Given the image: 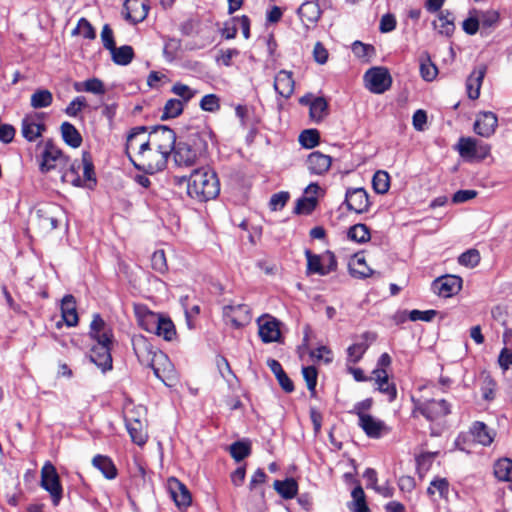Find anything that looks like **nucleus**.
<instances>
[{
    "label": "nucleus",
    "mask_w": 512,
    "mask_h": 512,
    "mask_svg": "<svg viewBox=\"0 0 512 512\" xmlns=\"http://www.w3.org/2000/svg\"><path fill=\"white\" fill-rule=\"evenodd\" d=\"M90 337L96 342L90 350V360L103 372L112 369L111 346L113 344V331L111 327L95 314L90 324Z\"/></svg>",
    "instance_id": "obj_1"
},
{
    "label": "nucleus",
    "mask_w": 512,
    "mask_h": 512,
    "mask_svg": "<svg viewBox=\"0 0 512 512\" xmlns=\"http://www.w3.org/2000/svg\"><path fill=\"white\" fill-rule=\"evenodd\" d=\"M175 183H187L188 195L200 202L214 199L220 192L216 173L208 167L194 169L189 177L175 176Z\"/></svg>",
    "instance_id": "obj_2"
},
{
    "label": "nucleus",
    "mask_w": 512,
    "mask_h": 512,
    "mask_svg": "<svg viewBox=\"0 0 512 512\" xmlns=\"http://www.w3.org/2000/svg\"><path fill=\"white\" fill-rule=\"evenodd\" d=\"M168 158L163 152L148 146L137 159L131 158V162L138 170L154 174L166 167Z\"/></svg>",
    "instance_id": "obj_3"
},
{
    "label": "nucleus",
    "mask_w": 512,
    "mask_h": 512,
    "mask_svg": "<svg viewBox=\"0 0 512 512\" xmlns=\"http://www.w3.org/2000/svg\"><path fill=\"white\" fill-rule=\"evenodd\" d=\"M198 137L190 139V142H179L174 148V161L179 167H190L197 163L204 148V144L197 143Z\"/></svg>",
    "instance_id": "obj_4"
},
{
    "label": "nucleus",
    "mask_w": 512,
    "mask_h": 512,
    "mask_svg": "<svg viewBox=\"0 0 512 512\" xmlns=\"http://www.w3.org/2000/svg\"><path fill=\"white\" fill-rule=\"evenodd\" d=\"M457 150L466 161H482L490 154L491 146L476 138L461 137Z\"/></svg>",
    "instance_id": "obj_5"
},
{
    "label": "nucleus",
    "mask_w": 512,
    "mask_h": 512,
    "mask_svg": "<svg viewBox=\"0 0 512 512\" xmlns=\"http://www.w3.org/2000/svg\"><path fill=\"white\" fill-rule=\"evenodd\" d=\"M149 146L152 149H156L163 152L167 157L170 156L171 152L176 146V134L167 126H155L148 133Z\"/></svg>",
    "instance_id": "obj_6"
},
{
    "label": "nucleus",
    "mask_w": 512,
    "mask_h": 512,
    "mask_svg": "<svg viewBox=\"0 0 512 512\" xmlns=\"http://www.w3.org/2000/svg\"><path fill=\"white\" fill-rule=\"evenodd\" d=\"M154 375L160 379L166 386H174L178 381L177 372L168 356L162 351L156 352L153 363L149 365Z\"/></svg>",
    "instance_id": "obj_7"
},
{
    "label": "nucleus",
    "mask_w": 512,
    "mask_h": 512,
    "mask_svg": "<svg viewBox=\"0 0 512 512\" xmlns=\"http://www.w3.org/2000/svg\"><path fill=\"white\" fill-rule=\"evenodd\" d=\"M41 486L49 492L53 504L57 506L62 499L63 489L56 468L50 462H46L41 469Z\"/></svg>",
    "instance_id": "obj_8"
},
{
    "label": "nucleus",
    "mask_w": 512,
    "mask_h": 512,
    "mask_svg": "<svg viewBox=\"0 0 512 512\" xmlns=\"http://www.w3.org/2000/svg\"><path fill=\"white\" fill-rule=\"evenodd\" d=\"M68 166V158L55 146L52 141H47L41 154L40 170L47 173L54 169L63 170Z\"/></svg>",
    "instance_id": "obj_9"
},
{
    "label": "nucleus",
    "mask_w": 512,
    "mask_h": 512,
    "mask_svg": "<svg viewBox=\"0 0 512 512\" xmlns=\"http://www.w3.org/2000/svg\"><path fill=\"white\" fill-rule=\"evenodd\" d=\"M366 87L375 94H382L387 91L392 84V78L387 68L373 67L364 75Z\"/></svg>",
    "instance_id": "obj_10"
},
{
    "label": "nucleus",
    "mask_w": 512,
    "mask_h": 512,
    "mask_svg": "<svg viewBox=\"0 0 512 512\" xmlns=\"http://www.w3.org/2000/svg\"><path fill=\"white\" fill-rule=\"evenodd\" d=\"M419 412L427 420L434 421L450 413V405L444 400L414 401V413Z\"/></svg>",
    "instance_id": "obj_11"
},
{
    "label": "nucleus",
    "mask_w": 512,
    "mask_h": 512,
    "mask_svg": "<svg viewBox=\"0 0 512 512\" xmlns=\"http://www.w3.org/2000/svg\"><path fill=\"white\" fill-rule=\"evenodd\" d=\"M148 146L149 137L147 133V127L138 126L132 128L127 136L126 142V153L129 159H137L140 153H142Z\"/></svg>",
    "instance_id": "obj_12"
},
{
    "label": "nucleus",
    "mask_w": 512,
    "mask_h": 512,
    "mask_svg": "<svg viewBox=\"0 0 512 512\" xmlns=\"http://www.w3.org/2000/svg\"><path fill=\"white\" fill-rule=\"evenodd\" d=\"M258 334L262 342H279L281 339V322L269 314H263L257 319Z\"/></svg>",
    "instance_id": "obj_13"
},
{
    "label": "nucleus",
    "mask_w": 512,
    "mask_h": 512,
    "mask_svg": "<svg viewBox=\"0 0 512 512\" xmlns=\"http://www.w3.org/2000/svg\"><path fill=\"white\" fill-rule=\"evenodd\" d=\"M62 209L55 204H45L37 208L35 217L39 228L44 232H50L58 227L59 216Z\"/></svg>",
    "instance_id": "obj_14"
},
{
    "label": "nucleus",
    "mask_w": 512,
    "mask_h": 512,
    "mask_svg": "<svg viewBox=\"0 0 512 512\" xmlns=\"http://www.w3.org/2000/svg\"><path fill=\"white\" fill-rule=\"evenodd\" d=\"M462 288V279L455 275H446L437 278L432 283L434 293L443 298L457 294Z\"/></svg>",
    "instance_id": "obj_15"
},
{
    "label": "nucleus",
    "mask_w": 512,
    "mask_h": 512,
    "mask_svg": "<svg viewBox=\"0 0 512 512\" xmlns=\"http://www.w3.org/2000/svg\"><path fill=\"white\" fill-rule=\"evenodd\" d=\"M223 316L225 321L235 328H240L251 320L250 309L245 304L224 306Z\"/></svg>",
    "instance_id": "obj_16"
},
{
    "label": "nucleus",
    "mask_w": 512,
    "mask_h": 512,
    "mask_svg": "<svg viewBox=\"0 0 512 512\" xmlns=\"http://www.w3.org/2000/svg\"><path fill=\"white\" fill-rule=\"evenodd\" d=\"M132 345L139 362L147 367L153 363L156 352H160L159 349L154 347L148 339L143 336L133 337Z\"/></svg>",
    "instance_id": "obj_17"
},
{
    "label": "nucleus",
    "mask_w": 512,
    "mask_h": 512,
    "mask_svg": "<svg viewBox=\"0 0 512 512\" xmlns=\"http://www.w3.org/2000/svg\"><path fill=\"white\" fill-rule=\"evenodd\" d=\"M45 129V124L38 113L26 115L22 120V136L30 142L39 138Z\"/></svg>",
    "instance_id": "obj_18"
},
{
    "label": "nucleus",
    "mask_w": 512,
    "mask_h": 512,
    "mask_svg": "<svg viewBox=\"0 0 512 512\" xmlns=\"http://www.w3.org/2000/svg\"><path fill=\"white\" fill-rule=\"evenodd\" d=\"M168 490L179 509H186L190 506L192 501L191 494L187 487L178 479L174 477L168 479Z\"/></svg>",
    "instance_id": "obj_19"
},
{
    "label": "nucleus",
    "mask_w": 512,
    "mask_h": 512,
    "mask_svg": "<svg viewBox=\"0 0 512 512\" xmlns=\"http://www.w3.org/2000/svg\"><path fill=\"white\" fill-rule=\"evenodd\" d=\"M498 126L496 114L490 111L481 112L477 115L474 123V131L485 138L491 137Z\"/></svg>",
    "instance_id": "obj_20"
},
{
    "label": "nucleus",
    "mask_w": 512,
    "mask_h": 512,
    "mask_svg": "<svg viewBox=\"0 0 512 512\" xmlns=\"http://www.w3.org/2000/svg\"><path fill=\"white\" fill-rule=\"evenodd\" d=\"M358 425L369 438H380L390 432L389 427L381 420L372 415H361Z\"/></svg>",
    "instance_id": "obj_21"
},
{
    "label": "nucleus",
    "mask_w": 512,
    "mask_h": 512,
    "mask_svg": "<svg viewBox=\"0 0 512 512\" xmlns=\"http://www.w3.org/2000/svg\"><path fill=\"white\" fill-rule=\"evenodd\" d=\"M345 202L348 209L356 213H364L369 208L368 194L363 188L348 189Z\"/></svg>",
    "instance_id": "obj_22"
},
{
    "label": "nucleus",
    "mask_w": 512,
    "mask_h": 512,
    "mask_svg": "<svg viewBox=\"0 0 512 512\" xmlns=\"http://www.w3.org/2000/svg\"><path fill=\"white\" fill-rule=\"evenodd\" d=\"M127 431L133 443L142 446L147 442L148 434L144 421L134 415L125 417Z\"/></svg>",
    "instance_id": "obj_23"
},
{
    "label": "nucleus",
    "mask_w": 512,
    "mask_h": 512,
    "mask_svg": "<svg viewBox=\"0 0 512 512\" xmlns=\"http://www.w3.org/2000/svg\"><path fill=\"white\" fill-rule=\"evenodd\" d=\"M148 10L146 0H126L124 3L125 18L133 24L142 22L147 17Z\"/></svg>",
    "instance_id": "obj_24"
},
{
    "label": "nucleus",
    "mask_w": 512,
    "mask_h": 512,
    "mask_svg": "<svg viewBox=\"0 0 512 512\" xmlns=\"http://www.w3.org/2000/svg\"><path fill=\"white\" fill-rule=\"evenodd\" d=\"M371 380H373L377 385V390L385 394L390 402L396 399V386L394 383L389 381L388 373L386 370L374 369L372 371Z\"/></svg>",
    "instance_id": "obj_25"
},
{
    "label": "nucleus",
    "mask_w": 512,
    "mask_h": 512,
    "mask_svg": "<svg viewBox=\"0 0 512 512\" xmlns=\"http://www.w3.org/2000/svg\"><path fill=\"white\" fill-rule=\"evenodd\" d=\"M304 26L309 29L314 26L320 19L322 11L316 1H306L297 10Z\"/></svg>",
    "instance_id": "obj_26"
},
{
    "label": "nucleus",
    "mask_w": 512,
    "mask_h": 512,
    "mask_svg": "<svg viewBox=\"0 0 512 512\" xmlns=\"http://www.w3.org/2000/svg\"><path fill=\"white\" fill-rule=\"evenodd\" d=\"M332 163V158L319 151L312 152L307 158V168L312 174H325Z\"/></svg>",
    "instance_id": "obj_27"
},
{
    "label": "nucleus",
    "mask_w": 512,
    "mask_h": 512,
    "mask_svg": "<svg viewBox=\"0 0 512 512\" xmlns=\"http://www.w3.org/2000/svg\"><path fill=\"white\" fill-rule=\"evenodd\" d=\"M294 79L292 72L281 70L274 79L275 91L284 98H289L294 92Z\"/></svg>",
    "instance_id": "obj_28"
},
{
    "label": "nucleus",
    "mask_w": 512,
    "mask_h": 512,
    "mask_svg": "<svg viewBox=\"0 0 512 512\" xmlns=\"http://www.w3.org/2000/svg\"><path fill=\"white\" fill-rule=\"evenodd\" d=\"M486 73V66L481 65L474 69L466 81L468 97L472 100L478 99L480 89Z\"/></svg>",
    "instance_id": "obj_29"
},
{
    "label": "nucleus",
    "mask_w": 512,
    "mask_h": 512,
    "mask_svg": "<svg viewBox=\"0 0 512 512\" xmlns=\"http://www.w3.org/2000/svg\"><path fill=\"white\" fill-rule=\"evenodd\" d=\"M361 339H362L361 341L354 343L353 345L348 347V349H347V354H348L347 361L348 362L356 364L358 361H360V359L362 358L364 353L369 348V340L370 341L375 340V335L370 332H365L361 336Z\"/></svg>",
    "instance_id": "obj_30"
},
{
    "label": "nucleus",
    "mask_w": 512,
    "mask_h": 512,
    "mask_svg": "<svg viewBox=\"0 0 512 512\" xmlns=\"http://www.w3.org/2000/svg\"><path fill=\"white\" fill-rule=\"evenodd\" d=\"M350 274L358 279H364L373 275L374 271L368 267L363 254L356 253L348 264Z\"/></svg>",
    "instance_id": "obj_31"
},
{
    "label": "nucleus",
    "mask_w": 512,
    "mask_h": 512,
    "mask_svg": "<svg viewBox=\"0 0 512 512\" xmlns=\"http://www.w3.org/2000/svg\"><path fill=\"white\" fill-rule=\"evenodd\" d=\"M62 318L67 326H76L78 323V314L76 302L72 295H66L61 303Z\"/></svg>",
    "instance_id": "obj_32"
},
{
    "label": "nucleus",
    "mask_w": 512,
    "mask_h": 512,
    "mask_svg": "<svg viewBox=\"0 0 512 512\" xmlns=\"http://www.w3.org/2000/svg\"><path fill=\"white\" fill-rule=\"evenodd\" d=\"M433 27L440 35L452 36L455 30L453 14L447 10L440 12L438 19L433 22Z\"/></svg>",
    "instance_id": "obj_33"
},
{
    "label": "nucleus",
    "mask_w": 512,
    "mask_h": 512,
    "mask_svg": "<svg viewBox=\"0 0 512 512\" xmlns=\"http://www.w3.org/2000/svg\"><path fill=\"white\" fill-rule=\"evenodd\" d=\"M470 432L474 440L483 446H489L494 440V432L483 422H474Z\"/></svg>",
    "instance_id": "obj_34"
},
{
    "label": "nucleus",
    "mask_w": 512,
    "mask_h": 512,
    "mask_svg": "<svg viewBox=\"0 0 512 512\" xmlns=\"http://www.w3.org/2000/svg\"><path fill=\"white\" fill-rule=\"evenodd\" d=\"M300 102L310 105V117L315 122L322 121L327 115L328 103L323 97H317L311 102H309L306 97H303Z\"/></svg>",
    "instance_id": "obj_35"
},
{
    "label": "nucleus",
    "mask_w": 512,
    "mask_h": 512,
    "mask_svg": "<svg viewBox=\"0 0 512 512\" xmlns=\"http://www.w3.org/2000/svg\"><path fill=\"white\" fill-rule=\"evenodd\" d=\"M92 464L95 468L101 471L105 478L112 480L117 476V469L113 463V461L104 455H96Z\"/></svg>",
    "instance_id": "obj_36"
},
{
    "label": "nucleus",
    "mask_w": 512,
    "mask_h": 512,
    "mask_svg": "<svg viewBox=\"0 0 512 512\" xmlns=\"http://www.w3.org/2000/svg\"><path fill=\"white\" fill-rule=\"evenodd\" d=\"M111 58L113 62L120 66H126L130 64L134 58V50L129 45H123L120 47L114 46L110 50Z\"/></svg>",
    "instance_id": "obj_37"
},
{
    "label": "nucleus",
    "mask_w": 512,
    "mask_h": 512,
    "mask_svg": "<svg viewBox=\"0 0 512 512\" xmlns=\"http://www.w3.org/2000/svg\"><path fill=\"white\" fill-rule=\"evenodd\" d=\"M62 138L69 146L78 148L82 143V137L78 130L69 122H64L61 125Z\"/></svg>",
    "instance_id": "obj_38"
},
{
    "label": "nucleus",
    "mask_w": 512,
    "mask_h": 512,
    "mask_svg": "<svg viewBox=\"0 0 512 512\" xmlns=\"http://www.w3.org/2000/svg\"><path fill=\"white\" fill-rule=\"evenodd\" d=\"M53 102V95L47 89H37L30 98V105L34 109L49 107Z\"/></svg>",
    "instance_id": "obj_39"
},
{
    "label": "nucleus",
    "mask_w": 512,
    "mask_h": 512,
    "mask_svg": "<svg viewBox=\"0 0 512 512\" xmlns=\"http://www.w3.org/2000/svg\"><path fill=\"white\" fill-rule=\"evenodd\" d=\"M274 488L285 499H292L298 491L297 482L292 478L284 481L276 480L274 482Z\"/></svg>",
    "instance_id": "obj_40"
},
{
    "label": "nucleus",
    "mask_w": 512,
    "mask_h": 512,
    "mask_svg": "<svg viewBox=\"0 0 512 512\" xmlns=\"http://www.w3.org/2000/svg\"><path fill=\"white\" fill-rule=\"evenodd\" d=\"M494 474L501 481H512V460L503 458L494 464Z\"/></svg>",
    "instance_id": "obj_41"
},
{
    "label": "nucleus",
    "mask_w": 512,
    "mask_h": 512,
    "mask_svg": "<svg viewBox=\"0 0 512 512\" xmlns=\"http://www.w3.org/2000/svg\"><path fill=\"white\" fill-rule=\"evenodd\" d=\"M305 256L307 259V275L318 274L320 276H325L321 255L313 254L310 250H306Z\"/></svg>",
    "instance_id": "obj_42"
},
{
    "label": "nucleus",
    "mask_w": 512,
    "mask_h": 512,
    "mask_svg": "<svg viewBox=\"0 0 512 512\" xmlns=\"http://www.w3.org/2000/svg\"><path fill=\"white\" fill-rule=\"evenodd\" d=\"M372 186L377 194H385L390 188V176L386 171L378 170L372 178Z\"/></svg>",
    "instance_id": "obj_43"
},
{
    "label": "nucleus",
    "mask_w": 512,
    "mask_h": 512,
    "mask_svg": "<svg viewBox=\"0 0 512 512\" xmlns=\"http://www.w3.org/2000/svg\"><path fill=\"white\" fill-rule=\"evenodd\" d=\"M157 336L162 337L166 341H171L176 336L175 325L169 318H165L161 316L160 321L158 322V327L155 332Z\"/></svg>",
    "instance_id": "obj_44"
},
{
    "label": "nucleus",
    "mask_w": 512,
    "mask_h": 512,
    "mask_svg": "<svg viewBox=\"0 0 512 512\" xmlns=\"http://www.w3.org/2000/svg\"><path fill=\"white\" fill-rule=\"evenodd\" d=\"M161 316L151 311H146L139 317L140 326L147 332L154 333L157 330Z\"/></svg>",
    "instance_id": "obj_45"
},
{
    "label": "nucleus",
    "mask_w": 512,
    "mask_h": 512,
    "mask_svg": "<svg viewBox=\"0 0 512 512\" xmlns=\"http://www.w3.org/2000/svg\"><path fill=\"white\" fill-rule=\"evenodd\" d=\"M438 69L431 61L430 57L426 55L421 57L420 60V74L425 81H432L437 76Z\"/></svg>",
    "instance_id": "obj_46"
},
{
    "label": "nucleus",
    "mask_w": 512,
    "mask_h": 512,
    "mask_svg": "<svg viewBox=\"0 0 512 512\" xmlns=\"http://www.w3.org/2000/svg\"><path fill=\"white\" fill-rule=\"evenodd\" d=\"M427 493L429 496L433 497L436 493L439 494L441 498H447L449 493V483L445 478H436L431 481Z\"/></svg>",
    "instance_id": "obj_47"
},
{
    "label": "nucleus",
    "mask_w": 512,
    "mask_h": 512,
    "mask_svg": "<svg viewBox=\"0 0 512 512\" xmlns=\"http://www.w3.org/2000/svg\"><path fill=\"white\" fill-rule=\"evenodd\" d=\"M348 237L358 243H365L370 239V231L365 224H356L348 231Z\"/></svg>",
    "instance_id": "obj_48"
},
{
    "label": "nucleus",
    "mask_w": 512,
    "mask_h": 512,
    "mask_svg": "<svg viewBox=\"0 0 512 512\" xmlns=\"http://www.w3.org/2000/svg\"><path fill=\"white\" fill-rule=\"evenodd\" d=\"M230 454L237 461H242L251 453L250 444L243 441H237L230 445Z\"/></svg>",
    "instance_id": "obj_49"
},
{
    "label": "nucleus",
    "mask_w": 512,
    "mask_h": 512,
    "mask_svg": "<svg viewBox=\"0 0 512 512\" xmlns=\"http://www.w3.org/2000/svg\"><path fill=\"white\" fill-rule=\"evenodd\" d=\"M72 35H81L86 39L93 40L96 37V32L91 23L86 18L82 17L72 31Z\"/></svg>",
    "instance_id": "obj_50"
},
{
    "label": "nucleus",
    "mask_w": 512,
    "mask_h": 512,
    "mask_svg": "<svg viewBox=\"0 0 512 512\" xmlns=\"http://www.w3.org/2000/svg\"><path fill=\"white\" fill-rule=\"evenodd\" d=\"M184 103L180 99H169L164 106L163 119L175 118L183 112Z\"/></svg>",
    "instance_id": "obj_51"
},
{
    "label": "nucleus",
    "mask_w": 512,
    "mask_h": 512,
    "mask_svg": "<svg viewBox=\"0 0 512 512\" xmlns=\"http://www.w3.org/2000/svg\"><path fill=\"white\" fill-rule=\"evenodd\" d=\"M438 452H424L416 458L417 469L420 476H423L432 466Z\"/></svg>",
    "instance_id": "obj_52"
},
{
    "label": "nucleus",
    "mask_w": 512,
    "mask_h": 512,
    "mask_svg": "<svg viewBox=\"0 0 512 512\" xmlns=\"http://www.w3.org/2000/svg\"><path fill=\"white\" fill-rule=\"evenodd\" d=\"M319 132L315 129H308L301 132L299 135L300 144L308 149L314 148L319 143Z\"/></svg>",
    "instance_id": "obj_53"
},
{
    "label": "nucleus",
    "mask_w": 512,
    "mask_h": 512,
    "mask_svg": "<svg viewBox=\"0 0 512 512\" xmlns=\"http://www.w3.org/2000/svg\"><path fill=\"white\" fill-rule=\"evenodd\" d=\"M458 262L462 266L474 268L480 262V253L476 249H469L458 257Z\"/></svg>",
    "instance_id": "obj_54"
},
{
    "label": "nucleus",
    "mask_w": 512,
    "mask_h": 512,
    "mask_svg": "<svg viewBox=\"0 0 512 512\" xmlns=\"http://www.w3.org/2000/svg\"><path fill=\"white\" fill-rule=\"evenodd\" d=\"M171 92L181 98L180 100L183 103L189 102L196 94L195 90L180 82H177L172 86Z\"/></svg>",
    "instance_id": "obj_55"
},
{
    "label": "nucleus",
    "mask_w": 512,
    "mask_h": 512,
    "mask_svg": "<svg viewBox=\"0 0 512 512\" xmlns=\"http://www.w3.org/2000/svg\"><path fill=\"white\" fill-rule=\"evenodd\" d=\"M152 268L161 274H164L168 270L166 256L163 250H156L151 256Z\"/></svg>",
    "instance_id": "obj_56"
},
{
    "label": "nucleus",
    "mask_w": 512,
    "mask_h": 512,
    "mask_svg": "<svg viewBox=\"0 0 512 512\" xmlns=\"http://www.w3.org/2000/svg\"><path fill=\"white\" fill-rule=\"evenodd\" d=\"M316 203V198L313 196L303 197L297 201L294 212L296 214H309L314 210Z\"/></svg>",
    "instance_id": "obj_57"
},
{
    "label": "nucleus",
    "mask_w": 512,
    "mask_h": 512,
    "mask_svg": "<svg viewBox=\"0 0 512 512\" xmlns=\"http://www.w3.org/2000/svg\"><path fill=\"white\" fill-rule=\"evenodd\" d=\"M302 374H303V377H304V379L306 381L308 390L312 394H314L315 393V388H316V385H317V376H318L316 368L313 367V366L303 367Z\"/></svg>",
    "instance_id": "obj_58"
},
{
    "label": "nucleus",
    "mask_w": 512,
    "mask_h": 512,
    "mask_svg": "<svg viewBox=\"0 0 512 512\" xmlns=\"http://www.w3.org/2000/svg\"><path fill=\"white\" fill-rule=\"evenodd\" d=\"M87 106L85 97L79 96L73 99L65 109V113L70 117H76L78 113Z\"/></svg>",
    "instance_id": "obj_59"
},
{
    "label": "nucleus",
    "mask_w": 512,
    "mask_h": 512,
    "mask_svg": "<svg viewBox=\"0 0 512 512\" xmlns=\"http://www.w3.org/2000/svg\"><path fill=\"white\" fill-rule=\"evenodd\" d=\"M200 107L204 111L215 112L219 110V98L215 94L205 95L200 101Z\"/></svg>",
    "instance_id": "obj_60"
},
{
    "label": "nucleus",
    "mask_w": 512,
    "mask_h": 512,
    "mask_svg": "<svg viewBox=\"0 0 512 512\" xmlns=\"http://www.w3.org/2000/svg\"><path fill=\"white\" fill-rule=\"evenodd\" d=\"M82 164H83V174L84 179L87 181H95L94 178V165L92 162V158L89 152L82 153Z\"/></svg>",
    "instance_id": "obj_61"
},
{
    "label": "nucleus",
    "mask_w": 512,
    "mask_h": 512,
    "mask_svg": "<svg viewBox=\"0 0 512 512\" xmlns=\"http://www.w3.org/2000/svg\"><path fill=\"white\" fill-rule=\"evenodd\" d=\"M83 90L85 92H90L96 95H102L105 93V88L103 82L98 78H91L84 81Z\"/></svg>",
    "instance_id": "obj_62"
},
{
    "label": "nucleus",
    "mask_w": 512,
    "mask_h": 512,
    "mask_svg": "<svg viewBox=\"0 0 512 512\" xmlns=\"http://www.w3.org/2000/svg\"><path fill=\"white\" fill-rule=\"evenodd\" d=\"M61 179H62L63 182L70 183V184H72L73 186H76V187L82 185V179L78 175V173L76 171V166H75L74 163L71 164L69 169L66 170L62 174Z\"/></svg>",
    "instance_id": "obj_63"
},
{
    "label": "nucleus",
    "mask_w": 512,
    "mask_h": 512,
    "mask_svg": "<svg viewBox=\"0 0 512 512\" xmlns=\"http://www.w3.org/2000/svg\"><path fill=\"white\" fill-rule=\"evenodd\" d=\"M289 199V193L288 192H279L276 194H273L269 206L270 209L273 211L281 210L287 203Z\"/></svg>",
    "instance_id": "obj_64"
}]
</instances>
